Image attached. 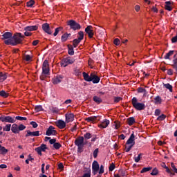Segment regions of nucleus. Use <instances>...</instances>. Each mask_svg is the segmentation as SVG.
<instances>
[{"mask_svg":"<svg viewBox=\"0 0 177 177\" xmlns=\"http://www.w3.org/2000/svg\"><path fill=\"white\" fill-rule=\"evenodd\" d=\"M66 122L64 120H59L55 122V125L59 129H64L66 128Z\"/></svg>","mask_w":177,"mask_h":177,"instance_id":"obj_10","label":"nucleus"},{"mask_svg":"<svg viewBox=\"0 0 177 177\" xmlns=\"http://www.w3.org/2000/svg\"><path fill=\"white\" fill-rule=\"evenodd\" d=\"M25 129L26 126H24V124H20L19 126H18L19 132H20V131H24Z\"/></svg>","mask_w":177,"mask_h":177,"instance_id":"obj_47","label":"nucleus"},{"mask_svg":"<svg viewBox=\"0 0 177 177\" xmlns=\"http://www.w3.org/2000/svg\"><path fill=\"white\" fill-rule=\"evenodd\" d=\"M113 44L115 45H116L117 46H118V45H120V39H115L114 41H113Z\"/></svg>","mask_w":177,"mask_h":177,"instance_id":"obj_54","label":"nucleus"},{"mask_svg":"<svg viewBox=\"0 0 177 177\" xmlns=\"http://www.w3.org/2000/svg\"><path fill=\"white\" fill-rule=\"evenodd\" d=\"M68 37H70V34H64L62 36V42H66V41H67V39H68Z\"/></svg>","mask_w":177,"mask_h":177,"instance_id":"obj_31","label":"nucleus"},{"mask_svg":"<svg viewBox=\"0 0 177 177\" xmlns=\"http://www.w3.org/2000/svg\"><path fill=\"white\" fill-rule=\"evenodd\" d=\"M68 26H70V28L72 30H80L81 29V25H80L78 23H77L75 21L71 20L68 22Z\"/></svg>","mask_w":177,"mask_h":177,"instance_id":"obj_5","label":"nucleus"},{"mask_svg":"<svg viewBox=\"0 0 177 177\" xmlns=\"http://www.w3.org/2000/svg\"><path fill=\"white\" fill-rule=\"evenodd\" d=\"M81 42V40H79V39H75L73 40V46L74 48H77L78 46V44Z\"/></svg>","mask_w":177,"mask_h":177,"instance_id":"obj_39","label":"nucleus"},{"mask_svg":"<svg viewBox=\"0 0 177 177\" xmlns=\"http://www.w3.org/2000/svg\"><path fill=\"white\" fill-rule=\"evenodd\" d=\"M115 168V165L114 164H111L110 166H109V171H114V169Z\"/></svg>","mask_w":177,"mask_h":177,"instance_id":"obj_60","label":"nucleus"},{"mask_svg":"<svg viewBox=\"0 0 177 177\" xmlns=\"http://www.w3.org/2000/svg\"><path fill=\"white\" fill-rule=\"evenodd\" d=\"M24 39V36L21 33H16L11 39L5 40L6 45H17V44H21Z\"/></svg>","mask_w":177,"mask_h":177,"instance_id":"obj_1","label":"nucleus"},{"mask_svg":"<svg viewBox=\"0 0 177 177\" xmlns=\"http://www.w3.org/2000/svg\"><path fill=\"white\" fill-rule=\"evenodd\" d=\"M165 9H166V10H169V12H171V10H172V7L171 6V1L165 2Z\"/></svg>","mask_w":177,"mask_h":177,"instance_id":"obj_24","label":"nucleus"},{"mask_svg":"<svg viewBox=\"0 0 177 177\" xmlns=\"http://www.w3.org/2000/svg\"><path fill=\"white\" fill-rule=\"evenodd\" d=\"M133 158L135 162H139V161H140V159L142 158V153L138 154V156H134Z\"/></svg>","mask_w":177,"mask_h":177,"instance_id":"obj_37","label":"nucleus"},{"mask_svg":"<svg viewBox=\"0 0 177 177\" xmlns=\"http://www.w3.org/2000/svg\"><path fill=\"white\" fill-rule=\"evenodd\" d=\"M41 149L43 151H45L46 149V145H41L40 147Z\"/></svg>","mask_w":177,"mask_h":177,"instance_id":"obj_62","label":"nucleus"},{"mask_svg":"<svg viewBox=\"0 0 177 177\" xmlns=\"http://www.w3.org/2000/svg\"><path fill=\"white\" fill-rule=\"evenodd\" d=\"M9 151L5 148V147H2V145H0V154H6Z\"/></svg>","mask_w":177,"mask_h":177,"instance_id":"obj_25","label":"nucleus"},{"mask_svg":"<svg viewBox=\"0 0 177 177\" xmlns=\"http://www.w3.org/2000/svg\"><path fill=\"white\" fill-rule=\"evenodd\" d=\"M12 39V33L9 32H6L3 35V39Z\"/></svg>","mask_w":177,"mask_h":177,"instance_id":"obj_23","label":"nucleus"},{"mask_svg":"<svg viewBox=\"0 0 177 177\" xmlns=\"http://www.w3.org/2000/svg\"><path fill=\"white\" fill-rule=\"evenodd\" d=\"M25 31H37L38 30V26H26L24 28Z\"/></svg>","mask_w":177,"mask_h":177,"instance_id":"obj_20","label":"nucleus"},{"mask_svg":"<svg viewBox=\"0 0 177 177\" xmlns=\"http://www.w3.org/2000/svg\"><path fill=\"white\" fill-rule=\"evenodd\" d=\"M26 137H28V136H39V131H27V133H26Z\"/></svg>","mask_w":177,"mask_h":177,"instance_id":"obj_17","label":"nucleus"},{"mask_svg":"<svg viewBox=\"0 0 177 177\" xmlns=\"http://www.w3.org/2000/svg\"><path fill=\"white\" fill-rule=\"evenodd\" d=\"M24 60L26 62H31V59H32V56L30 55H25L24 57Z\"/></svg>","mask_w":177,"mask_h":177,"instance_id":"obj_36","label":"nucleus"},{"mask_svg":"<svg viewBox=\"0 0 177 177\" xmlns=\"http://www.w3.org/2000/svg\"><path fill=\"white\" fill-rule=\"evenodd\" d=\"M151 169H152V168H151V167H144V168L141 170L140 173H141V174H145V172H149V171H151Z\"/></svg>","mask_w":177,"mask_h":177,"instance_id":"obj_40","label":"nucleus"},{"mask_svg":"<svg viewBox=\"0 0 177 177\" xmlns=\"http://www.w3.org/2000/svg\"><path fill=\"white\" fill-rule=\"evenodd\" d=\"M11 131L13 133H19V125L13 124L11 127Z\"/></svg>","mask_w":177,"mask_h":177,"instance_id":"obj_21","label":"nucleus"},{"mask_svg":"<svg viewBox=\"0 0 177 177\" xmlns=\"http://www.w3.org/2000/svg\"><path fill=\"white\" fill-rule=\"evenodd\" d=\"M66 122L68 124V122H72V121H74V114L73 113H66Z\"/></svg>","mask_w":177,"mask_h":177,"instance_id":"obj_12","label":"nucleus"},{"mask_svg":"<svg viewBox=\"0 0 177 177\" xmlns=\"http://www.w3.org/2000/svg\"><path fill=\"white\" fill-rule=\"evenodd\" d=\"M121 100H122V97H114L115 103H118L119 102H121Z\"/></svg>","mask_w":177,"mask_h":177,"instance_id":"obj_50","label":"nucleus"},{"mask_svg":"<svg viewBox=\"0 0 177 177\" xmlns=\"http://www.w3.org/2000/svg\"><path fill=\"white\" fill-rule=\"evenodd\" d=\"M42 29L47 34H49V35L52 34V31L50 30V27L49 26V24L48 23L44 24L42 25Z\"/></svg>","mask_w":177,"mask_h":177,"instance_id":"obj_13","label":"nucleus"},{"mask_svg":"<svg viewBox=\"0 0 177 177\" xmlns=\"http://www.w3.org/2000/svg\"><path fill=\"white\" fill-rule=\"evenodd\" d=\"M127 145L130 146H135V134L132 133L127 141Z\"/></svg>","mask_w":177,"mask_h":177,"instance_id":"obj_11","label":"nucleus"},{"mask_svg":"<svg viewBox=\"0 0 177 177\" xmlns=\"http://www.w3.org/2000/svg\"><path fill=\"white\" fill-rule=\"evenodd\" d=\"M109 125H110V120L105 119L101 122V124L98 125V127L99 128L104 129V128H107Z\"/></svg>","mask_w":177,"mask_h":177,"instance_id":"obj_14","label":"nucleus"},{"mask_svg":"<svg viewBox=\"0 0 177 177\" xmlns=\"http://www.w3.org/2000/svg\"><path fill=\"white\" fill-rule=\"evenodd\" d=\"M158 169H157V168H155L152 170V172L151 173V175H152L153 176L158 175Z\"/></svg>","mask_w":177,"mask_h":177,"instance_id":"obj_46","label":"nucleus"},{"mask_svg":"<svg viewBox=\"0 0 177 177\" xmlns=\"http://www.w3.org/2000/svg\"><path fill=\"white\" fill-rule=\"evenodd\" d=\"M75 62V59L71 57H66L64 58L61 62L62 67H67L68 64H73Z\"/></svg>","mask_w":177,"mask_h":177,"instance_id":"obj_4","label":"nucleus"},{"mask_svg":"<svg viewBox=\"0 0 177 177\" xmlns=\"http://www.w3.org/2000/svg\"><path fill=\"white\" fill-rule=\"evenodd\" d=\"M35 110L37 113H39V111H42V106L41 105L36 106L35 108Z\"/></svg>","mask_w":177,"mask_h":177,"instance_id":"obj_43","label":"nucleus"},{"mask_svg":"<svg viewBox=\"0 0 177 177\" xmlns=\"http://www.w3.org/2000/svg\"><path fill=\"white\" fill-rule=\"evenodd\" d=\"M138 92L139 93H146V89H145V88H142V87H140L138 89Z\"/></svg>","mask_w":177,"mask_h":177,"instance_id":"obj_51","label":"nucleus"},{"mask_svg":"<svg viewBox=\"0 0 177 177\" xmlns=\"http://www.w3.org/2000/svg\"><path fill=\"white\" fill-rule=\"evenodd\" d=\"M135 122V118L131 117L127 119V124L129 126L133 125Z\"/></svg>","mask_w":177,"mask_h":177,"instance_id":"obj_26","label":"nucleus"},{"mask_svg":"<svg viewBox=\"0 0 177 177\" xmlns=\"http://www.w3.org/2000/svg\"><path fill=\"white\" fill-rule=\"evenodd\" d=\"M97 116H91L86 118V121L88 122H96V121H99V119H97Z\"/></svg>","mask_w":177,"mask_h":177,"instance_id":"obj_19","label":"nucleus"},{"mask_svg":"<svg viewBox=\"0 0 177 177\" xmlns=\"http://www.w3.org/2000/svg\"><path fill=\"white\" fill-rule=\"evenodd\" d=\"M35 151H37V153H38V154H40V156H41V154H42L41 153H42L43 151L40 148V147H39L35 149Z\"/></svg>","mask_w":177,"mask_h":177,"instance_id":"obj_56","label":"nucleus"},{"mask_svg":"<svg viewBox=\"0 0 177 177\" xmlns=\"http://www.w3.org/2000/svg\"><path fill=\"white\" fill-rule=\"evenodd\" d=\"M83 77L85 81H87L88 82H91V81H92V73L89 76V75L84 72L83 73Z\"/></svg>","mask_w":177,"mask_h":177,"instance_id":"obj_22","label":"nucleus"},{"mask_svg":"<svg viewBox=\"0 0 177 177\" xmlns=\"http://www.w3.org/2000/svg\"><path fill=\"white\" fill-rule=\"evenodd\" d=\"M171 167L173 171H174V172L176 174H177V168H176V167H175V165L174 164V162L171 163Z\"/></svg>","mask_w":177,"mask_h":177,"instance_id":"obj_53","label":"nucleus"},{"mask_svg":"<svg viewBox=\"0 0 177 177\" xmlns=\"http://www.w3.org/2000/svg\"><path fill=\"white\" fill-rule=\"evenodd\" d=\"M11 128H12V124H8L4 127H3V131H4V132H9Z\"/></svg>","mask_w":177,"mask_h":177,"instance_id":"obj_28","label":"nucleus"},{"mask_svg":"<svg viewBox=\"0 0 177 177\" xmlns=\"http://www.w3.org/2000/svg\"><path fill=\"white\" fill-rule=\"evenodd\" d=\"M62 80H63V77L60 75H58L53 79V83L55 85H57V84H60L62 82Z\"/></svg>","mask_w":177,"mask_h":177,"instance_id":"obj_18","label":"nucleus"},{"mask_svg":"<svg viewBox=\"0 0 177 177\" xmlns=\"http://www.w3.org/2000/svg\"><path fill=\"white\" fill-rule=\"evenodd\" d=\"M60 30H63V28L59 27V28H57L55 29V31L54 32V37H56V35H57V34H59V31H60Z\"/></svg>","mask_w":177,"mask_h":177,"instance_id":"obj_48","label":"nucleus"},{"mask_svg":"<svg viewBox=\"0 0 177 177\" xmlns=\"http://www.w3.org/2000/svg\"><path fill=\"white\" fill-rule=\"evenodd\" d=\"M91 81L93 84H99V82H100V78L97 77V75L91 73Z\"/></svg>","mask_w":177,"mask_h":177,"instance_id":"obj_16","label":"nucleus"},{"mask_svg":"<svg viewBox=\"0 0 177 177\" xmlns=\"http://www.w3.org/2000/svg\"><path fill=\"white\" fill-rule=\"evenodd\" d=\"M132 147H133V146H131V145H127L125 147V152L126 153H128V151H131V149H132Z\"/></svg>","mask_w":177,"mask_h":177,"instance_id":"obj_49","label":"nucleus"},{"mask_svg":"<svg viewBox=\"0 0 177 177\" xmlns=\"http://www.w3.org/2000/svg\"><path fill=\"white\" fill-rule=\"evenodd\" d=\"M173 43L177 42V35L171 39Z\"/></svg>","mask_w":177,"mask_h":177,"instance_id":"obj_64","label":"nucleus"},{"mask_svg":"<svg viewBox=\"0 0 177 177\" xmlns=\"http://www.w3.org/2000/svg\"><path fill=\"white\" fill-rule=\"evenodd\" d=\"M174 50H170L168 53L166 54V55L165 56V59H169V60H171V56H172V55H174Z\"/></svg>","mask_w":177,"mask_h":177,"instance_id":"obj_32","label":"nucleus"},{"mask_svg":"<svg viewBox=\"0 0 177 177\" xmlns=\"http://www.w3.org/2000/svg\"><path fill=\"white\" fill-rule=\"evenodd\" d=\"M167 116L164 114L160 115L157 118L158 121H164V119L166 118Z\"/></svg>","mask_w":177,"mask_h":177,"instance_id":"obj_42","label":"nucleus"},{"mask_svg":"<svg viewBox=\"0 0 177 177\" xmlns=\"http://www.w3.org/2000/svg\"><path fill=\"white\" fill-rule=\"evenodd\" d=\"M77 39L82 41L84 39V32L80 31L78 32Z\"/></svg>","mask_w":177,"mask_h":177,"instance_id":"obj_34","label":"nucleus"},{"mask_svg":"<svg viewBox=\"0 0 177 177\" xmlns=\"http://www.w3.org/2000/svg\"><path fill=\"white\" fill-rule=\"evenodd\" d=\"M68 55H71V56H73L74 55V49L73 47L68 48Z\"/></svg>","mask_w":177,"mask_h":177,"instance_id":"obj_52","label":"nucleus"},{"mask_svg":"<svg viewBox=\"0 0 177 177\" xmlns=\"http://www.w3.org/2000/svg\"><path fill=\"white\" fill-rule=\"evenodd\" d=\"M8 78V75L6 74H3V73L0 72V82H3L5 80Z\"/></svg>","mask_w":177,"mask_h":177,"instance_id":"obj_27","label":"nucleus"},{"mask_svg":"<svg viewBox=\"0 0 177 177\" xmlns=\"http://www.w3.org/2000/svg\"><path fill=\"white\" fill-rule=\"evenodd\" d=\"M161 114V110L160 109H156L155 110V115L157 117Z\"/></svg>","mask_w":177,"mask_h":177,"instance_id":"obj_58","label":"nucleus"},{"mask_svg":"<svg viewBox=\"0 0 177 177\" xmlns=\"http://www.w3.org/2000/svg\"><path fill=\"white\" fill-rule=\"evenodd\" d=\"M16 120H18V121H26L27 118L26 117H21V116H16Z\"/></svg>","mask_w":177,"mask_h":177,"instance_id":"obj_45","label":"nucleus"},{"mask_svg":"<svg viewBox=\"0 0 177 177\" xmlns=\"http://www.w3.org/2000/svg\"><path fill=\"white\" fill-rule=\"evenodd\" d=\"M156 104H161L162 100L161 99V97L157 96L154 99Z\"/></svg>","mask_w":177,"mask_h":177,"instance_id":"obj_29","label":"nucleus"},{"mask_svg":"<svg viewBox=\"0 0 177 177\" xmlns=\"http://www.w3.org/2000/svg\"><path fill=\"white\" fill-rule=\"evenodd\" d=\"M93 100H94V102H95V103H97L98 104L102 103V98H100L97 96H94Z\"/></svg>","mask_w":177,"mask_h":177,"instance_id":"obj_33","label":"nucleus"},{"mask_svg":"<svg viewBox=\"0 0 177 177\" xmlns=\"http://www.w3.org/2000/svg\"><path fill=\"white\" fill-rule=\"evenodd\" d=\"M53 147L56 149V150L60 149V147H62V144L59 143V142H55L53 145Z\"/></svg>","mask_w":177,"mask_h":177,"instance_id":"obj_44","label":"nucleus"},{"mask_svg":"<svg viewBox=\"0 0 177 177\" xmlns=\"http://www.w3.org/2000/svg\"><path fill=\"white\" fill-rule=\"evenodd\" d=\"M0 96H2V97H8V96H9V93L5 91H0Z\"/></svg>","mask_w":177,"mask_h":177,"instance_id":"obj_35","label":"nucleus"},{"mask_svg":"<svg viewBox=\"0 0 177 177\" xmlns=\"http://www.w3.org/2000/svg\"><path fill=\"white\" fill-rule=\"evenodd\" d=\"M42 70V75L40 76V80H45V76H44V74L45 75H46V74H49V63L48 62V60H45L44 62Z\"/></svg>","mask_w":177,"mask_h":177,"instance_id":"obj_3","label":"nucleus"},{"mask_svg":"<svg viewBox=\"0 0 177 177\" xmlns=\"http://www.w3.org/2000/svg\"><path fill=\"white\" fill-rule=\"evenodd\" d=\"M0 120L2 122H10L11 124L15 122V119L10 116H2L0 118Z\"/></svg>","mask_w":177,"mask_h":177,"instance_id":"obj_6","label":"nucleus"},{"mask_svg":"<svg viewBox=\"0 0 177 177\" xmlns=\"http://www.w3.org/2000/svg\"><path fill=\"white\" fill-rule=\"evenodd\" d=\"M30 125H32V128H37L38 127V124L35 122H30Z\"/></svg>","mask_w":177,"mask_h":177,"instance_id":"obj_59","label":"nucleus"},{"mask_svg":"<svg viewBox=\"0 0 177 177\" xmlns=\"http://www.w3.org/2000/svg\"><path fill=\"white\" fill-rule=\"evenodd\" d=\"M85 32L88 35V38H93V28L91 26H88L85 28Z\"/></svg>","mask_w":177,"mask_h":177,"instance_id":"obj_8","label":"nucleus"},{"mask_svg":"<svg viewBox=\"0 0 177 177\" xmlns=\"http://www.w3.org/2000/svg\"><path fill=\"white\" fill-rule=\"evenodd\" d=\"M113 127H115V129H120L121 123L120 122H114Z\"/></svg>","mask_w":177,"mask_h":177,"instance_id":"obj_38","label":"nucleus"},{"mask_svg":"<svg viewBox=\"0 0 177 177\" xmlns=\"http://www.w3.org/2000/svg\"><path fill=\"white\" fill-rule=\"evenodd\" d=\"M48 136H50V135H56V130H55V127L53 126H50L46 133Z\"/></svg>","mask_w":177,"mask_h":177,"instance_id":"obj_15","label":"nucleus"},{"mask_svg":"<svg viewBox=\"0 0 177 177\" xmlns=\"http://www.w3.org/2000/svg\"><path fill=\"white\" fill-rule=\"evenodd\" d=\"M34 3H35V1H34V0H30L27 3L28 8H32V6H34Z\"/></svg>","mask_w":177,"mask_h":177,"instance_id":"obj_41","label":"nucleus"},{"mask_svg":"<svg viewBox=\"0 0 177 177\" xmlns=\"http://www.w3.org/2000/svg\"><path fill=\"white\" fill-rule=\"evenodd\" d=\"M99 153V149H96L93 151V157L94 158H96L97 157V153Z\"/></svg>","mask_w":177,"mask_h":177,"instance_id":"obj_55","label":"nucleus"},{"mask_svg":"<svg viewBox=\"0 0 177 177\" xmlns=\"http://www.w3.org/2000/svg\"><path fill=\"white\" fill-rule=\"evenodd\" d=\"M163 86L166 88V89H169V92H172V85L169 84V83L164 84Z\"/></svg>","mask_w":177,"mask_h":177,"instance_id":"obj_30","label":"nucleus"},{"mask_svg":"<svg viewBox=\"0 0 177 177\" xmlns=\"http://www.w3.org/2000/svg\"><path fill=\"white\" fill-rule=\"evenodd\" d=\"M75 144L77 147H78L79 149L84 147V137H79L77 138L75 141Z\"/></svg>","mask_w":177,"mask_h":177,"instance_id":"obj_7","label":"nucleus"},{"mask_svg":"<svg viewBox=\"0 0 177 177\" xmlns=\"http://www.w3.org/2000/svg\"><path fill=\"white\" fill-rule=\"evenodd\" d=\"M84 138L85 139H91L92 138V136L90 133H86V134H84Z\"/></svg>","mask_w":177,"mask_h":177,"instance_id":"obj_57","label":"nucleus"},{"mask_svg":"<svg viewBox=\"0 0 177 177\" xmlns=\"http://www.w3.org/2000/svg\"><path fill=\"white\" fill-rule=\"evenodd\" d=\"M24 35L26 37H30L31 32H28V30H26V32H24Z\"/></svg>","mask_w":177,"mask_h":177,"instance_id":"obj_63","label":"nucleus"},{"mask_svg":"<svg viewBox=\"0 0 177 177\" xmlns=\"http://www.w3.org/2000/svg\"><path fill=\"white\" fill-rule=\"evenodd\" d=\"M104 172V167L103 165H101L99 174H103Z\"/></svg>","mask_w":177,"mask_h":177,"instance_id":"obj_61","label":"nucleus"},{"mask_svg":"<svg viewBox=\"0 0 177 177\" xmlns=\"http://www.w3.org/2000/svg\"><path fill=\"white\" fill-rule=\"evenodd\" d=\"M131 103L134 109H136V110H145L146 107L144 103L138 102V99L135 97H133V99L131 100Z\"/></svg>","mask_w":177,"mask_h":177,"instance_id":"obj_2","label":"nucleus"},{"mask_svg":"<svg viewBox=\"0 0 177 177\" xmlns=\"http://www.w3.org/2000/svg\"><path fill=\"white\" fill-rule=\"evenodd\" d=\"M92 169H93V174L94 175H96V174H97V172H99V163L97 162V161L95 160L93 162Z\"/></svg>","mask_w":177,"mask_h":177,"instance_id":"obj_9","label":"nucleus"}]
</instances>
